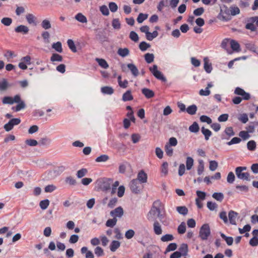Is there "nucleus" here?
Returning <instances> with one entry per match:
<instances>
[{
	"label": "nucleus",
	"instance_id": "nucleus-1",
	"mask_svg": "<svg viewBox=\"0 0 258 258\" xmlns=\"http://www.w3.org/2000/svg\"><path fill=\"white\" fill-rule=\"evenodd\" d=\"M160 204L161 203L159 201H156L154 202L152 208L147 215V219L149 221H152L154 220L155 216H157L160 219L162 218L161 210L160 207L158 206L160 205Z\"/></svg>",
	"mask_w": 258,
	"mask_h": 258
},
{
	"label": "nucleus",
	"instance_id": "nucleus-2",
	"mask_svg": "<svg viewBox=\"0 0 258 258\" xmlns=\"http://www.w3.org/2000/svg\"><path fill=\"white\" fill-rule=\"evenodd\" d=\"M246 169V167L239 166L236 167L235 169V174L237 178L243 180L250 181L249 173L242 172Z\"/></svg>",
	"mask_w": 258,
	"mask_h": 258
},
{
	"label": "nucleus",
	"instance_id": "nucleus-3",
	"mask_svg": "<svg viewBox=\"0 0 258 258\" xmlns=\"http://www.w3.org/2000/svg\"><path fill=\"white\" fill-rule=\"evenodd\" d=\"M211 234V230L208 224H204L201 227L199 231V237L203 240H206Z\"/></svg>",
	"mask_w": 258,
	"mask_h": 258
},
{
	"label": "nucleus",
	"instance_id": "nucleus-4",
	"mask_svg": "<svg viewBox=\"0 0 258 258\" xmlns=\"http://www.w3.org/2000/svg\"><path fill=\"white\" fill-rule=\"evenodd\" d=\"M141 184L138 180L135 179L132 180L130 183L131 191L136 194H139L143 188V186L140 185Z\"/></svg>",
	"mask_w": 258,
	"mask_h": 258
},
{
	"label": "nucleus",
	"instance_id": "nucleus-5",
	"mask_svg": "<svg viewBox=\"0 0 258 258\" xmlns=\"http://www.w3.org/2000/svg\"><path fill=\"white\" fill-rule=\"evenodd\" d=\"M112 182L113 180L111 178H103L99 184L100 189L103 191H107L110 190Z\"/></svg>",
	"mask_w": 258,
	"mask_h": 258
},
{
	"label": "nucleus",
	"instance_id": "nucleus-6",
	"mask_svg": "<svg viewBox=\"0 0 258 258\" xmlns=\"http://www.w3.org/2000/svg\"><path fill=\"white\" fill-rule=\"evenodd\" d=\"M150 71L152 74L158 80L162 81H166L165 78L164 77L162 73L158 70V67L157 65L154 64L152 67L150 68Z\"/></svg>",
	"mask_w": 258,
	"mask_h": 258
},
{
	"label": "nucleus",
	"instance_id": "nucleus-7",
	"mask_svg": "<svg viewBox=\"0 0 258 258\" xmlns=\"http://www.w3.org/2000/svg\"><path fill=\"white\" fill-rule=\"evenodd\" d=\"M110 215L113 218H120L123 215V210L121 207H118L114 210L111 211L110 213Z\"/></svg>",
	"mask_w": 258,
	"mask_h": 258
},
{
	"label": "nucleus",
	"instance_id": "nucleus-8",
	"mask_svg": "<svg viewBox=\"0 0 258 258\" xmlns=\"http://www.w3.org/2000/svg\"><path fill=\"white\" fill-rule=\"evenodd\" d=\"M147 174L143 170H142L138 173L137 178L136 179L138 180L140 183H145L147 181Z\"/></svg>",
	"mask_w": 258,
	"mask_h": 258
},
{
	"label": "nucleus",
	"instance_id": "nucleus-9",
	"mask_svg": "<svg viewBox=\"0 0 258 258\" xmlns=\"http://www.w3.org/2000/svg\"><path fill=\"white\" fill-rule=\"evenodd\" d=\"M26 19L30 25L36 26L37 24V18L32 14H28L26 15Z\"/></svg>",
	"mask_w": 258,
	"mask_h": 258
},
{
	"label": "nucleus",
	"instance_id": "nucleus-10",
	"mask_svg": "<svg viewBox=\"0 0 258 258\" xmlns=\"http://www.w3.org/2000/svg\"><path fill=\"white\" fill-rule=\"evenodd\" d=\"M29 31V28L27 26L23 25H20L15 28V31L16 32L22 33L24 35L27 34Z\"/></svg>",
	"mask_w": 258,
	"mask_h": 258
},
{
	"label": "nucleus",
	"instance_id": "nucleus-11",
	"mask_svg": "<svg viewBox=\"0 0 258 258\" xmlns=\"http://www.w3.org/2000/svg\"><path fill=\"white\" fill-rule=\"evenodd\" d=\"M237 213L234 212V211L231 210L229 211L228 213V217L230 224L232 225L236 224V218L237 216Z\"/></svg>",
	"mask_w": 258,
	"mask_h": 258
},
{
	"label": "nucleus",
	"instance_id": "nucleus-12",
	"mask_svg": "<svg viewBox=\"0 0 258 258\" xmlns=\"http://www.w3.org/2000/svg\"><path fill=\"white\" fill-rule=\"evenodd\" d=\"M153 230L156 235H160L162 233L161 226L159 222L157 220L155 221L153 224Z\"/></svg>",
	"mask_w": 258,
	"mask_h": 258
},
{
	"label": "nucleus",
	"instance_id": "nucleus-13",
	"mask_svg": "<svg viewBox=\"0 0 258 258\" xmlns=\"http://www.w3.org/2000/svg\"><path fill=\"white\" fill-rule=\"evenodd\" d=\"M204 70L208 73H211L212 70V67L211 63L209 62V59L207 57H205L204 59Z\"/></svg>",
	"mask_w": 258,
	"mask_h": 258
},
{
	"label": "nucleus",
	"instance_id": "nucleus-14",
	"mask_svg": "<svg viewBox=\"0 0 258 258\" xmlns=\"http://www.w3.org/2000/svg\"><path fill=\"white\" fill-rule=\"evenodd\" d=\"M213 86V85L212 83H208L207 87L206 88L205 90L201 89L200 90L199 94L201 96H208L210 94V91L209 90V88H211Z\"/></svg>",
	"mask_w": 258,
	"mask_h": 258
},
{
	"label": "nucleus",
	"instance_id": "nucleus-15",
	"mask_svg": "<svg viewBox=\"0 0 258 258\" xmlns=\"http://www.w3.org/2000/svg\"><path fill=\"white\" fill-rule=\"evenodd\" d=\"M179 252H180L181 256H186L188 253V245L187 244L182 243L179 248Z\"/></svg>",
	"mask_w": 258,
	"mask_h": 258
},
{
	"label": "nucleus",
	"instance_id": "nucleus-16",
	"mask_svg": "<svg viewBox=\"0 0 258 258\" xmlns=\"http://www.w3.org/2000/svg\"><path fill=\"white\" fill-rule=\"evenodd\" d=\"M142 93L147 98H151L154 96V93L153 91L147 88H143L142 90Z\"/></svg>",
	"mask_w": 258,
	"mask_h": 258
},
{
	"label": "nucleus",
	"instance_id": "nucleus-17",
	"mask_svg": "<svg viewBox=\"0 0 258 258\" xmlns=\"http://www.w3.org/2000/svg\"><path fill=\"white\" fill-rule=\"evenodd\" d=\"M120 246V242L117 240H113L110 245V249L112 252H115Z\"/></svg>",
	"mask_w": 258,
	"mask_h": 258
},
{
	"label": "nucleus",
	"instance_id": "nucleus-18",
	"mask_svg": "<svg viewBox=\"0 0 258 258\" xmlns=\"http://www.w3.org/2000/svg\"><path fill=\"white\" fill-rule=\"evenodd\" d=\"M130 50L127 48H119L117 50V54L123 57H126L129 55Z\"/></svg>",
	"mask_w": 258,
	"mask_h": 258
},
{
	"label": "nucleus",
	"instance_id": "nucleus-19",
	"mask_svg": "<svg viewBox=\"0 0 258 258\" xmlns=\"http://www.w3.org/2000/svg\"><path fill=\"white\" fill-rule=\"evenodd\" d=\"M122 99L124 102L132 100L133 99V96L132 95L131 91L127 90L123 94Z\"/></svg>",
	"mask_w": 258,
	"mask_h": 258
},
{
	"label": "nucleus",
	"instance_id": "nucleus-20",
	"mask_svg": "<svg viewBox=\"0 0 258 258\" xmlns=\"http://www.w3.org/2000/svg\"><path fill=\"white\" fill-rule=\"evenodd\" d=\"M101 92L104 94L111 95L114 92L113 89L109 86L102 87L101 88Z\"/></svg>",
	"mask_w": 258,
	"mask_h": 258
},
{
	"label": "nucleus",
	"instance_id": "nucleus-21",
	"mask_svg": "<svg viewBox=\"0 0 258 258\" xmlns=\"http://www.w3.org/2000/svg\"><path fill=\"white\" fill-rule=\"evenodd\" d=\"M75 18L78 22L82 23H86L87 22V18L81 13L77 14L75 16Z\"/></svg>",
	"mask_w": 258,
	"mask_h": 258
},
{
	"label": "nucleus",
	"instance_id": "nucleus-22",
	"mask_svg": "<svg viewBox=\"0 0 258 258\" xmlns=\"http://www.w3.org/2000/svg\"><path fill=\"white\" fill-rule=\"evenodd\" d=\"M51 140L47 137L41 138L39 141L38 144L40 146H48L51 143Z\"/></svg>",
	"mask_w": 258,
	"mask_h": 258
},
{
	"label": "nucleus",
	"instance_id": "nucleus-23",
	"mask_svg": "<svg viewBox=\"0 0 258 258\" xmlns=\"http://www.w3.org/2000/svg\"><path fill=\"white\" fill-rule=\"evenodd\" d=\"M127 68L131 71L134 76H137L139 74V71L136 66L133 63H128Z\"/></svg>",
	"mask_w": 258,
	"mask_h": 258
},
{
	"label": "nucleus",
	"instance_id": "nucleus-24",
	"mask_svg": "<svg viewBox=\"0 0 258 258\" xmlns=\"http://www.w3.org/2000/svg\"><path fill=\"white\" fill-rule=\"evenodd\" d=\"M197 106L192 104L191 105L189 106L186 109V112L190 115H194L196 113L197 111Z\"/></svg>",
	"mask_w": 258,
	"mask_h": 258
},
{
	"label": "nucleus",
	"instance_id": "nucleus-25",
	"mask_svg": "<svg viewBox=\"0 0 258 258\" xmlns=\"http://www.w3.org/2000/svg\"><path fill=\"white\" fill-rule=\"evenodd\" d=\"M52 48L59 53L62 52V44L59 41L53 43L52 44Z\"/></svg>",
	"mask_w": 258,
	"mask_h": 258
},
{
	"label": "nucleus",
	"instance_id": "nucleus-26",
	"mask_svg": "<svg viewBox=\"0 0 258 258\" xmlns=\"http://www.w3.org/2000/svg\"><path fill=\"white\" fill-rule=\"evenodd\" d=\"M221 237L225 240L226 243L228 245H231L233 243V238L232 237H228L224 233L220 232Z\"/></svg>",
	"mask_w": 258,
	"mask_h": 258
},
{
	"label": "nucleus",
	"instance_id": "nucleus-27",
	"mask_svg": "<svg viewBox=\"0 0 258 258\" xmlns=\"http://www.w3.org/2000/svg\"><path fill=\"white\" fill-rule=\"evenodd\" d=\"M50 61L52 62L62 61V57L61 55L57 53H53L50 57Z\"/></svg>",
	"mask_w": 258,
	"mask_h": 258
},
{
	"label": "nucleus",
	"instance_id": "nucleus-28",
	"mask_svg": "<svg viewBox=\"0 0 258 258\" xmlns=\"http://www.w3.org/2000/svg\"><path fill=\"white\" fill-rule=\"evenodd\" d=\"M201 132L204 135L206 140H208L210 137L212 135V132L209 129L205 128L204 127H202L201 128Z\"/></svg>",
	"mask_w": 258,
	"mask_h": 258
},
{
	"label": "nucleus",
	"instance_id": "nucleus-29",
	"mask_svg": "<svg viewBox=\"0 0 258 258\" xmlns=\"http://www.w3.org/2000/svg\"><path fill=\"white\" fill-rule=\"evenodd\" d=\"M176 210L178 213L184 216L188 213V209L185 206L177 207Z\"/></svg>",
	"mask_w": 258,
	"mask_h": 258
},
{
	"label": "nucleus",
	"instance_id": "nucleus-30",
	"mask_svg": "<svg viewBox=\"0 0 258 258\" xmlns=\"http://www.w3.org/2000/svg\"><path fill=\"white\" fill-rule=\"evenodd\" d=\"M230 46L233 50L236 51H240V45L235 40H232L230 41Z\"/></svg>",
	"mask_w": 258,
	"mask_h": 258
},
{
	"label": "nucleus",
	"instance_id": "nucleus-31",
	"mask_svg": "<svg viewBox=\"0 0 258 258\" xmlns=\"http://www.w3.org/2000/svg\"><path fill=\"white\" fill-rule=\"evenodd\" d=\"M199 162V165L198 166V174L199 175H201L204 170V162L203 160H199L198 161Z\"/></svg>",
	"mask_w": 258,
	"mask_h": 258
},
{
	"label": "nucleus",
	"instance_id": "nucleus-32",
	"mask_svg": "<svg viewBox=\"0 0 258 258\" xmlns=\"http://www.w3.org/2000/svg\"><path fill=\"white\" fill-rule=\"evenodd\" d=\"M199 126L197 122H194L189 127V131L191 133H196L199 131Z\"/></svg>",
	"mask_w": 258,
	"mask_h": 258
},
{
	"label": "nucleus",
	"instance_id": "nucleus-33",
	"mask_svg": "<svg viewBox=\"0 0 258 258\" xmlns=\"http://www.w3.org/2000/svg\"><path fill=\"white\" fill-rule=\"evenodd\" d=\"M144 57L147 63H151L154 61V55L153 53H147L145 54Z\"/></svg>",
	"mask_w": 258,
	"mask_h": 258
},
{
	"label": "nucleus",
	"instance_id": "nucleus-34",
	"mask_svg": "<svg viewBox=\"0 0 258 258\" xmlns=\"http://www.w3.org/2000/svg\"><path fill=\"white\" fill-rule=\"evenodd\" d=\"M194 165V159L190 157H187L186 160V167L187 170H189L191 169Z\"/></svg>",
	"mask_w": 258,
	"mask_h": 258
},
{
	"label": "nucleus",
	"instance_id": "nucleus-35",
	"mask_svg": "<svg viewBox=\"0 0 258 258\" xmlns=\"http://www.w3.org/2000/svg\"><path fill=\"white\" fill-rule=\"evenodd\" d=\"M139 47L141 51H145L147 49L150 48L151 47V45L150 44L147 43L145 41H142L140 43Z\"/></svg>",
	"mask_w": 258,
	"mask_h": 258
},
{
	"label": "nucleus",
	"instance_id": "nucleus-36",
	"mask_svg": "<svg viewBox=\"0 0 258 258\" xmlns=\"http://www.w3.org/2000/svg\"><path fill=\"white\" fill-rule=\"evenodd\" d=\"M247 148L249 151H254L256 148V142L253 140L248 141L247 143Z\"/></svg>",
	"mask_w": 258,
	"mask_h": 258
},
{
	"label": "nucleus",
	"instance_id": "nucleus-37",
	"mask_svg": "<svg viewBox=\"0 0 258 258\" xmlns=\"http://www.w3.org/2000/svg\"><path fill=\"white\" fill-rule=\"evenodd\" d=\"M148 17V14H143L140 13L138 16L137 19V22L139 23H143L145 20H146Z\"/></svg>",
	"mask_w": 258,
	"mask_h": 258
},
{
	"label": "nucleus",
	"instance_id": "nucleus-38",
	"mask_svg": "<svg viewBox=\"0 0 258 258\" xmlns=\"http://www.w3.org/2000/svg\"><path fill=\"white\" fill-rule=\"evenodd\" d=\"M68 45L69 48L73 52H76L77 50L76 47V45L74 43V42L72 39H68L67 41Z\"/></svg>",
	"mask_w": 258,
	"mask_h": 258
},
{
	"label": "nucleus",
	"instance_id": "nucleus-39",
	"mask_svg": "<svg viewBox=\"0 0 258 258\" xmlns=\"http://www.w3.org/2000/svg\"><path fill=\"white\" fill-rule=\"evenodd\" d=\"M173 236L170 234H166L161 237V240L163 242L170 241L173 240Z\"/></svg>",
	"mask_w": 258,
	"mask_h": 258
},
{
	"label": "nucleus",
	"instance_id": "nucleus-40",
	"mask_svg": "<svg viewBox=\"0 0 258 258\" xmlns=\"http://www.w3.org/2000/svg\"><path fill=\"white\" fill-rule=\"evenodd\" d=\"M117 219L113 218V219H108L106 222V226L109 227H113L116 224Z\"/></svg>",
	"mask_w": 258,
	"mask_h": 258
},
{
	"label": "nucleus",
	"instance_id": "nucleus-41",
	"mask_svg": "<svg viewBox=\"0 0 258 258\" xmlns=\"http://www.w3.org/2000/svg\"><path fill=\"white\" fill-rule=\"evenodd\" d=\"M109 159V157L108 155L103 154L101 156L98 157L96 159L95 161L96 162H104L107 161Z\"/></svg>",
	"mask_w": 258,
	"mask_h": 258
},
{
	"label": "nucleus",
	"instance_id": "nucleus-42",
	"mask_svg": "<svg viewBox=\"0 0 258 258\" xmlns=\"http://www.w3.org/2000/svg\"><path fill=\"white\" fill-rule=\"evenodd\" d=\"M96 61L98 62L99 65L104 69L108 68V64L106 61L102 58H96Z\"/></svg>",
	"mask_w": 258,
	"mask_h": 258
},
{
	"label": "nucleus",
	"instance_id": "nucleus-43",
	"mask_svg": "<svg viewBox=\"0 0 258 258\" xmlns=\"http://www.w3.org/2000/svg\"><path fill=\"white\" fill-rule=\"evenodd\" d=\"M212 197L218 201L222 202L224 199V195L222 192H214Z\"/></svg>",
	"mask_w": 258,
	"mask_h": 258
},
{
	"label": "nucleus",
	"instance_id": "nucleus-44",
	"mask_svg": "<svg viewBox=\"0 0 258 258\" xmlns=\"http://www.w3.org/2000/svg\"><path fill=\"white\" fill-rule=\"evenodd\" d=\"M158 33L157 31H154L152 33L149 32L146 36V39L149 41H152L153 39L157 37Z\"/></svg>",
	"mask_w": 258,
	"mask_h": 258
},
{
	"label": "nucleus",
	"instance_id": "nucleus-45",
	"mask_svg": "<svg viewBox=\"0 0 258 258\" xmlns=\"http://www.w3.org/2000/svg\"><path fill=\"white\" fill-rule=\"evenodd\" d=\"M49 205V201L48 199H45L40 201L39 206L42 210H45L47 208Z\"/></svg>",
	"mask_w": 258,
	"mask_h": 258
},
{
	"label": "nucleus",
	"instance_id": "nucleus-46",
	"mask_svg": "<svg viewBox=\"0 0 258 258\" xmlns=\"http://www.w3.org/2000/svg\"><path fill=\"white\" fill-rule=\"evenodd\" d=\"M41 25V27L45 30L49 29L51 27L50 21L47 19L43 20L42 21Z\"/></svg>",
	"mask_w": 258,
	"mask_h": 258
},
{
	"label": "nucleus",
	"instance_id": "nucleus-47",
	"mask_svg": "<svg viewBox=\"0 0 258 258\" xmlns=\"http://www.w3.org/2000/svg\"><path fill=\"white\" fill-rule=\"evenodd\" d=\"M87 172L88 170L86 168H82L77 171V176L78 178H81L86 175Z\"/></svg>",
	"mask_w": 258,
	"mask_h": 258
},
{
	"label": "nucleus",
	"instance_id": "nucleus-48",
	"mask_svg": "<svg viewBox=\"0 0 258 258\" xmlns=\"http://www.w3.org/2000/svg\"><path fill=\"white\" fill-rule=\"evenodd\" d=\"M177 248V244L175 243H170L166 248L165 253L170 251L175 250Z\"/></svg>",
	"mask_w": 258,
	"mask_h": 258
},
{
	"label": "nucleus",
	"instance_id": "nucleus-49",
	"mask_svg": "<svg viewBox=\"0 0 258 258\" xmlns=\"http://www.w3.org/2000/svg\"><path fill=\"white\" fill-rule=\"evenodd\" d=\"M129 37L132 41L134 42H136L139 41V36L138 34L134 31H132L130 32Z\"/></svg>",
	"mask_w": 258,
	"mask_h": 258
},
{
	"label": "nucleus",
	"instance_id": "nucleus-50",
	"mask_svg": "<svg viewBox=\"0 0 258 258\" xmlns=\"http://www.w3.org/2000/svg\"><path fill=\"white\" fill-rule=\"evenodd\" d=\"M177 231L179 234H182L185 232L186 226L184 222H182L178 227Z\"/></svg>",
	"mask_w": 258,
	"mask_h": 258
},
{
	"label": "nucleus",
	"instance_id": "nucleus-51",
	"mask_svg": "<svg viewBox=\"0 0 258 258\" xmlns=\"http://www.w3.org/2000/svg\"><path fill=\"white\" fill-rule=\"evenodd\" d=\"M230 13L232 16H235L240 13V10L237 7H230Z\"/></svg>",
	"mask_w": 258,
	"mask_h": 258
},
{
	"label": "nucleus",
	"instance_id": "nucleus-52",
	"mask_svg": "<svg viewBox=\"0 0 258 258\" xmlns=\"http://www.w3.org/2000/svg\"><path fill=\"white\" fill-rule=\"evenodd\" d=\"M25 143L26 145L31 147L36 146L38 145V142L36 140L31 139L26 140Z\"/></svg>",
	"mask_w": 258,
	"mask_h": 258
},
{
	"label": "nucleus",
	"instance_id": "nucleus-53",
	"mask_svg": "<svg viewBox=\"0 0 258 258\" xmlns=\"http://www.w3.org/2000/svg\"><path fill=\"white\" fill-rule=\"evenodd\" d=\"M224 133L229 138L235 135V133L234 132L232 127H226L224 131Z\"/></svg>",
	"mask_w": 258,
	"mask_h": 258
},
{
	"label": "nucleus",
	"instance_id": "nucleus-54",
	"mask_svg": "<svg viewBox=\"0 0 258 258\" xmlns=\"http://www.w3.org/2000/svg\"><path fill=\"white\" fill-rule=\"evenodd\" d=\"M94 252L97 256H102L104 254L103 249L100 246H97L95 248Z\"/></svg>",
	"mask_w": 258,
	"mask_h": 258
},
{
	"label": "nucleus",
	"instance_id": "nucleus-55",
	"mask_svg": "<svg viewBox=\"0 0 258 258\" xmlns=\"http://www.w3.org/2000/svg\"><path fill=\"white\" fill-rule=\"evenodd\" d=\"M100 11L102 15L104 16H108L109 14V9L105 5H102L100 7Z\"/></svg>",
	"mask_w": 258,
	"mask_h": 258
},
{
	"label": "nucleus",
	"instance_id": "nucleus-56",
	"mask_svg": "<svg viewBox=\"0 0 258 258\" xmlns=\"http://www.w3.org/2000/svg\"><path fill=\"white\" fill-rule=\"evenodd\" d=\"M120 23L118 19H114L112 22V26L115 29H119L120 28Z\"/></svg>",
	"mask_w": 258,
	"mask_h": 258
},
{
	"label": "nucleus",
	"instance_id": "nucleus-57",
	"mask_svg": "<svg viewBox=\"0 0 258 258\" xmlns=\"http://www.w3.org/2000/svg\"><path fill=\"white\" fill-rule=\"evenodd\" d=\"M42 37L44 39V42L46 43H49L50 34L48 31H43L42 33Z\"/></svg>",
	"mask_w": 258,
	"mask_h": 258
},
{
	"label": "nucleus",
	"instance_id": "nucleus-58",
	"mask_svg": "<svg viewBox=\"0 0 258 258\" xmlns=\"http://www.w3.org/2000/svg\"><path fill=\"white\" fill-rule=\"evenodd\" d=\"M251 229V226L249 224L245 225L243 228H238L239 232L240 234H243L245 232H249Z\"/></svg>",
	"mask_w": 258,
	"mask_h": 258
},
{
	"label": "nucleus",
	"instance_id": "nucleus-59",
	"mask_svg": "<svg viewBox=\"0 0 258 258\" xmlns=\"http://www.w3.org/2000/svg\"><path fill=\"white\" fill-rule=\"evenodd\" d=\"M110 11L112 13L116 12L118 9L117 5L114 2H110L108 5Z\"/></svg>",
	"mask_w": 258,
	"mask_h": 258
},
{
	"label": "nucleus",
	"instance_id": "nucleus-60",
	"mask_svg": "<svg viewBox=\"0 0 258 258\" xmlns=\"http://www.w3.org/2000/svg\"><path fill=\"white\" fill-rule=\"evenodd\" d=\"M1 23L5 26H9L12 24V20L10 18H4L1 20Z\"/></svg>",
	"mask_w": 258,
	"mask_h": 258
},
{
	"label": "nucleus",
	"instance_id": "nucleus-61",
	"mask_svg": "<svg viewBox=\"0 0 258 258\" xmlns=\"http://www.w3.org/2000/svg\"><path fill=\"white\" fill-rule=\"evenodd\" d=\"M218 162L215 160L210 161L209 168L211 171H215L218 167Z\"/></svg>",
	"mask_w": 258,
	"mask_h": 258
},
{
	"label": "nucleus",
	"instance_id": "nucleus-62",
	"mask_svg": "<svg viewBox=\"0 0 258 258\" xmlns=\"http://www.w3.org/2000/svg\"><path fill=\"white\" fill-rule=\"evenodd\" d=\"M56 189V187L53 184H49L45 186L44 191L45 192H51Z\"/></svg>",
	"mask_w": 258,
	"mask_h": 258
},
{
	"label": "nucleus",
	"instance_id": "nucleus-63",
	"mask_svg": "<svg viewBox=\"0 0 258 258\" xmlns=\"http://www.w3.org/2000/svg\"><path fill=\"white\" fill-rule=\"evenodd\" d=\"M200 119L201 122H207L208 124H211L212 122V119L207 115H202Z\"/></svg>",
	"mask_w": 258,
	"mask_h": 258
},
{
	"label": "nucleus",
	"instance_id": "nucleus-64",
	"mask_svg": "<svg viewBox=\"0 0 258 258\" xmlns=\"http://www.w3.org/2000/svg\"><path fill=\"white\" fill-rule=\"evenodd\" d=\"M135 232L133 229H129L126 231L125 233V237L128 239L132 238L135 235Z\"/></svg>",
	"mask_w": 258,
	"mask_h": 258
}]
</instances>
